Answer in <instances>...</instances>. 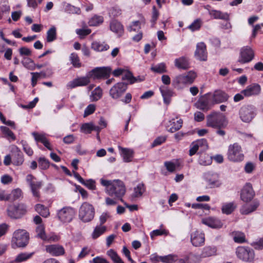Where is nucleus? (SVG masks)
Listing matches in <instances>:
<instances>
[{
    "instance_id": "f257e3e1",
    "label": "nucleus",
    "mask_w": 263,
    "mask_h": 263,
    "mask_svg": "<svg viewBox=\"0 0 263 263\" xmlns=\"http://www.w3.org/2000/svg\"><path fill=\"white\" fill-rule=\"evenodd\" d=\"M101 184L105 186L107 194L114 199L124 202L123 199L126 192V188L124 182L120 179L107 180L101 179Z\"/></svg>"
},
{
    "instance_id": "f03ea898",
    "label": "nucleus",
    "mask_w": 263,
    "mask_h": 263,
    "mask_svg": "<svg viewBox=\"0 0 263 263\" xmlns=\"http://www.w3.org/2000/svg\"><path fill=\"white\" fill-rule=\"evenodd\" d=\"M90 78L93 79H99V67H96L89 71L86 77L78 78L69 82L67 84V88L71 89L78 86H86L89 83Z\"/></svg>"
},
{
    "instance_id": "7ed1b4c3",
    "label": "nucleus",
    "mask_w": 263,
    "mask_h": 263,
    "mask_svg": "<svg viewBox=\"0 0 263 263\" xmlns=\"http://www.w3.org/2000/svg\"><path fill=\"white\" fill-rule=\"evenodd\" d=\"M227 125L225 117L219 112L213 111L206 116V126L215 128H222Z\"/></svg>"
},
{
    "instance_id": "20e7f679",
    "label": "nucleus",
    "mask_w": 263,
    "mask_h": 263,
    "mask_svg": "<svg viewBox=\"0 0 263 263\" xmlns=\"http://www.w3.org/2000/svg\"><path fill=\"white\" fill-rule=\"evenodd\" d=\"M196 77V73L193 71H190L187 74H180L176 76L173 80L172 85L175 88L180 89L184 85L192 84Z\"/></svg>"
},
{
    "instance_id": "39448f33",
    "label": "nucleus",
    "mask_w": 263,
    "mask_h": 263,
    "mask_svg": "<svg viewBox=\"0 0 263 263\" xmlns=\"http://www.w3.org/2000/svg\"><path fill=\"white\" fill-rule=\"evenodd\" d=\"M235 254L238 259L246 262H252L255 257L254 250L249 247H238L236 249Z\"/></svg>"
},
{
    "instance_id": "423d86ee",
    "label": "nucleus",
    "mask_w": 263,
    "mask_h": 263,
    "mask_svg": "<svg viewBox=\"0 0 263 263\" xmlns=\"http://www.w3.org/2000/svg\"><path fill=\"white\" fill-rule=\"evenodd\" d=\"M227 155L230 161L235 162H241L244 159L241 147L237 143L229 146Z\"/></svg>"
},
{
    "instance_id": "0eeeda50",
    "label": "nucleus",
    "mask_w": 263,
    "mask_h": 263,
    "mask_svg": "<svg viewBox=\"0 0 263 263\" xmlns=\"http://www.w3.org/2000/svg\"><path fill=\"white\" fill-rule=\"evenodd\" d=\"M29 234L26 230L18 229L16 230L13 235L12 245H15L17 247H24L29 241Z\"/></svg>"
},
{
    "instance_id": "6e6552de",
    "label": "nucleus",
    "mask_w": 263,
    "mask_h": 263,
    "mask_svg": "<svg viewBox=\"0 0 263 263\" xmlns=\"http://www.w3.org/2000/svg\"><path fill=\"white\" fill-rule=\"evenodd\" d=\"M256 108L253 105H243L239 110V117L242 122L249 123L256 115Z\"/></svg>"
},
{
    "instance_id": "1a4fd4ad",
    "label": "nucleus",
    "mask_w": 263,
    "mask_h": 263,
    "mask_svg": "<svg viewBox=\"0 0 263 263\" xmlns=\"http://www.w3.org/2000/svg\"><path fill=\"white\" fill-rule=\"evenodd\" d=\"M26 212V206L22 203L9 205L7 209L8 216L14 219L22 218Z\"/></svg>"
},
{
    "instance_id": "9d476101",
    "label": "nucleus",
    "mask_w": 263,
    "mask_h": 263,
    "mask_svg": "<svg viewBox=\"0 0 263 263\" xmlns=\"http://www.w3.org/2000/svg\"><path fill=\"white\" fill-rule=\"evenodd\" d=\"M95 209L92 205L87 202H84L79 209V217L84 222L91 221L94 217Z\"/></svg>"
},
{
    "instance_id": "9b49d317",
    "label": "nucleus",
    "mask_w": 263,
    "mask_h": 263,
    "mask_svg": "<svg viewBox=\"0 0 263 263\" xmlns=\"http://www.w3.org/2000/svg\"><path fill=\"white\" fill-rule=\"evenodd\" d=\"M128 85V83L123 82L117 83L110 88V96L114 99H120L127 89Z\"/></svg>"
},
{
    "instance_id": "f8f14e48",
    "label": "nucleus",
    "mask_w": 263,
    "mask_h": 263,
    "mask_svg": "<svg viewBox=\"0 0 263 263\" xmlns=\"http://www.w3.org/2000/svg\"><path fill=\"white\" fill-rule=\"evenodd\" d=\"M75 215L74 209L70 206H65L58 211V216L63 222H69Z\"/></svg>"
},
{
    "instance_id": "ddd939ff",
    "label": "nucleus",
    "mask_w": 263,
    "mask_h": 263,
    "mask_svg": "<svg viewBox=\"0 0 263 263\" xmlns=\"http://www.w3.org/2000/svg\"><path fill=\"white\" fill-rule=\"evenodd\" d=\"M204 180L208 182L210 187H218L220 185L219 182V175L213 171H208L203 175Z\"/></svg>"
},
{
    "instance_id": "4468645a",
    "label": "nucleus",
    "mask_w": 263,
    "mask_h": 263,
    "mask_svg": "<svg viewBox=\"0 0 263 263\" xmlns=\"http://www.w3.org/2000/svg\"><path fill=\"white\" fill-rule=\"evenodd\" d=\"M254 57V53L252 48L249 46L243 47L241 49L238 62L245 64L251 62Z\"/></svg>"
},
{
    "instance_id": "2eb2a0df",
    "label": "nucleus",
    "mask_w": 263,
    "mask_h": 263,
    "mask_svg": "<svg viewBox=\"0 0 263 263\" xmlns=\"http://www.w3.org/2000/svg\"><path fill=\"white\" fill-rule=\"evenodd\" d=\"M255 196V192L250 183H246L240 194L241 199L246 202L250 201Z\"/></svg>"
},
{
    "instance_id": "dca6fc26",
    "label": "nucleus",
    "mask_w": 263,
    "mask_h": 263,
    "mask_svg": "<svg viewBox=\"0 0 263 263\" xmlns=\"http://www.w3.org/2000/svg\"><path fill=\"white\" fill-rule=\"evenodd\" d=\"M11 152L13 163L15 165H20L24 162V156L21 151L15 145L11 146Z\"/></svg>"
},
{
    "instance_id": "f3484780",
    "label": "nucleus",
    "mask_w": 263,
    "mask_h": 263,
    "mask_svg": "<svg viewBox=\"0 0 263 263\" xmlns=\"http://www.w3.org/2000/svg\"><path fill=\"white\" fill-rule=\"evenodd\" d=\"M191 241L192 245L198 247L203 246L204 244L205 237L203 232L196 231L191 235Z\"/></svg>"
},
{
    "instance_id": "a211bd4d",
    "label": "nucleus",
    "mask_w": 263,
    "mask_h": 263,
    "mask_svg": "<svg viewBox=\"0 0 263 263\" xmlns=\"http://www.w3.org/2000/svg\"><path fill=\"white\" fill-rule=\"evenodd\" d=\"M109 28L118 37H121L124 34V26L120 22L117 20L113 19L110 21Z\"/></svg>"
},
{
    "instance_id": "6ab92c4d",
    "label": "nucleus",
    "mask_w": 263,
    "mask_h": 263,
    "mask_svg": "<svg viewBox=\"0 0 263 263\" xmlns=\"http://www.w3.org/2000/svg\"><path fill=\"white\" fill-rule=\"evenodd\" d=\"M195 57L197 59L201 61L207 60L206 48L204 43L200 42L197 44Z\"/></svg>"
},
{
    "instance_id": "aec40b11",
    "label": "nucleus",
    "mask_w": 263,
    "mask_h": 263,
    "mask_svg": "<svg viewBox=\"0 0 263 263\" xmlns=\"http://www.w3.org/2000/svg\"><path fill=\"white\" fill-rule=\"evenodd\" d=\"M261 87L257 83H254L250 85L246 88V89L241 91V93L246 97H250L252 96H257L260 93Z\"/></svg>"
},
{
    "instance_id": "412c9836",
    "label": "nucleus",
    "mask_w": 263,
    "mask_h": 263,
    "mask_svg": "<svg viewBox=\"0 0 263 263\" xmlns=\"http://www.w3.org/2000/svg\"><path fill=\"white\" fill-rule=\"evenodd\" d=\"M46 251L54 256H59L65 254V249L63 247L57 244L46 246Z\"/></svg>"
},
{
    "instance_id": "4be33fe9",
    "label": "nucleus",
    "mask_w": 263,
    "mask_h": 263,
    "mask_svg": "<svg viewBox=\"0 0 263 263\" xmlns=\"http://www.w3.org/2000/svg\"><path fill=\"white\" fill-rule=\"evenodd\" d=\"M202 222L204 224L213 229H220L222 227L223 223L219 219L209 217L208 218H203Z\"/></svg>"
},
{
    "instance_id": "5701e85b",
    "label": "nucleus",
    "mask_w": 263,
    "mask_h": 263,
    "mask_svg": "<svg viewBox=\"0 0 263 263\" xmlns=\"http://www.w3.org/2000/svg\"><path fill=\"white\" fill-rule=\"evenodd\" d=\"M229 96L224 91L216 90L213 95V101L216 104L226 102L228 100Z\"/></svg>"
},
{
    "instance_id": "b1692460",
    "label": "nucleus",
    "mask_w": 263,
    "mask_h": 263,
    "mask_svg": "<svg viewBox=\"0 0 263 263\" xmlns=\"http://www.w3.org/2000/svg\"><path fill=\"white\" fill-rule=\"evenodd\" d=\"M174 65L179 69L187 70L190 68L189 59L184 56L176 59L174 61Z\"/></svg>"
},
{
    "instance_id": "393cba45",
    "label": "nucleus",
    "mask_w": 263,
    "mask_h": 263,
    "mask_svg": "<svg viewBox=\"0 0 263 263\" xmlns=\"http://www.w3.org/2000/svg\"><path fill=\"white\" fill-rule=\"evenodd\" d=\"M118 148L124 162H130L132 161L134 157V152L132 149L124 148L121 146H118Z\"/></svg>"
},
{
    "instance_id": "a878e982",
    "label": "nucleus",
    "mask_w": 263,
    "mask_h": 263,
    "mask_svg": "<svg viewBox=\"0 0 263 263\" xmlns=\"http://www.w3.org/2000/svg\"><path fill=\"white\" fill-rule=\"evenodd\" d=\"M209 14L214 19L222 20L225 21L230 20V14L228 12H223L220 10L213 9L209 11Z\"/></svg>"
},
{
    "instance_id": "bb28decb",
    "label": "nucleus",
    "mask_w": 263,
    "mask_h": 263,
    "mask_svg": "<svg viewBox=\"0 0 263 263\" xmlns=\"http://www.w3.org/2000/svg\"><path fill=\"white\" fill-rule=\"evenodd\" d=\"M217 249L215 246H206L204 247L199 255L200 258H206L216 255Z\"/></svg>"
},
{
    "instance_id": "cd10ccee",
    "label": "nucleus",
    "mask_w": 263,
    "mask_h": 263,
    "mask_svg": "<svg viewBox=\"0 0 263 263\" xmlns=\"http://www.w3.org/2000/svg\"><path fill=\"white\" fill-rule=\"evenodd\" d=\"M196 107L203 111H207L211 108L210 101L206 97L199 99L196 103Z\"/></svg>"
},
{
    "instance_id": "c85d7f7f",
    "label": "nucleus",
    "mask_w": 263,
    "mask_h": 263,
    "mask_svg": "<svg viewBox=\"0 0 263 263\" xmlns=\"http://www.w3.org/2000/svg\"><path fill=\"white\" fill-rule=\"evenodd\" d=\"M199 157L198 158L199 163L203 166L209 165L212 164L213 158L206 153L199 152Z\"/></svg>"
},
{
    "instance_id": "c756f323",
    "label": "nucleus",
    "mask_w": 263,
    "mask_h": 263,
    "mask_svg": "<svg viewBox=\"0 0 263 263\" xmlns=\"http://www.w3.org/2000/svg\"><path fill=\"white\" fill-rule=\"evenodd\" d=\"M236 205L234 202L223 203L221 206V212L223 214L230 215L232 214L235 209Z\"/></svg>"
},
{
    "instance_id": "7c9ffc66",
    "label": "nucleus",
    "mask_w": 263,
    "mask_h": 263,
    "mask_svg": "<svg viewBox=\"0 0 263 263\" xmlns=\"http://www.w3.org/2000/svg\"><path fill=\"white\" fill-rule=\"evenodd\" d=\"M259 205V201L255 200L252 203L244 206L241 211V213L243 215H248L255 211Z\"/></svg>"
},
{
    "instance_id": "2f4dec72",
    "label": "nucleus",
    "mask_w": 263,
    "mask_h": 263,
    "mask_svg": "<svg viewBox=\"0 0 263 263\" xmlns=\"http://www.w3.org/2000/svg\"><path fill=\"white\" fill-rule=\"evenodd\" d=\"M122 80H127L128 81V84H133L137 82H140L142 81V80L140 79L139 76L138 77H135L133 76V73L129 70H127L126 71L125 73L122 77Z\"/></svg>"
},
{
    "instance_id": "473e14b6",
    "label": "nucleus",
    "mask_w": 263,
    "mask_h": 263,
    "mask_svg": "<svg viewBox=\"0 0 263 263\" xmlns=\"http://www.w3.org/2000/svg\"><path fill=\"white\" fill-rule=\"evenodd\" d=\"M170 127L167 130L171 133H175L180 129L182 127L183 121L181 119L177 120L172 119V121H170Z\"/></svg>"
},
{
    "instance_id": "72a5a7b5",
    "label": "nucleus",
    "mask_w": 263,
    "mask_h": 263,
    "mask_svg": "<svg viewBox=\"0 0 263 263\" xmlns=\"http://www.w3.org/2000/svg\"><path fill=\"white\" fill-rule=\"evenodd\" d=\"M42 181H35L34 183H31L30 185L32 193L34 197L39 198L40 194L39 190L42 186Z\"/></svg>"
},
{
    "instance_id": "f704fd0d",
    "label": "nucleus",
    "mask_w": 263,
    "mask_h": 263,
    "mask_svg": "<svg viewBox=\"0 0 263 263\" xmlns=\"http://www.w3.org/2000/svg\"><path fill=\"white\" fill-rule=\"evenodd\" d=\"M35 210L40 215L44 217H47L49 215V210L43 204H37L35 206Z\"/></svg>"
},
{
    "instance_id": "c9c22d12",
    "label": "nucleus",
    "mask_w": 263,
    "mask_h": 263,
    "mask_svg": "<svg viewBox=\"0 0 263 263\" xmlns=\"http://www.w3.org/2000/svg\"><path fill=\"white\" fill-rule=\"evenodd\" d=\"M57 39V29L55 26H52L47 32L46 40L50 43Z\"/></svg>"
},
{
    "instance_id": "e433bc0d",
    "label": "nucleus",
    "mask_w": 263,
    "mask_h": 263,
    "mask_svg": "<svg viewBox=\"0 0 263 263\" xmlns=\"http://www.w3.org/2000/svg\"><path fill=\"white\" fill-rule=\"evenodd\" d=\"M7 196L10 198L8 201H15L22 197V191L20 189H15L13 190L10 194H8Z\"/></svg>"
},
{
    "instance_id": "4c0bfd02",
    "label": "nucleus",
    "mask_w": 263,
    "mask_h": 263,
    "mask_svg": "<svg viewBox=\"0 0 263 263\" xmlns=\"http://www.w3.org/2000/svg\"><path fill=\"white\" fill-rule=\"evenodd\" d=\"M151 70L157 73H163L167 71L166 65L164 63H161L155 66H152Z\"/></svg>"
},
{
    "instance_id": "58836bf2",
    "label": "nucleus",
    "mask_w": 263,
    "mask_h": 263,
    "mask_svg": "<svg viewBox=\"0 0 263 263\" xmlns=\"http://www.w3.org/2000/svg\"><path fill=\"white\" fill-rule=\"evenodd\" d=\"M108 14L112 20L118 17L122 14L121 10L118 7H112L108 9Z\"/></svg>"
},
{
    "instance_id": "ea45409f",
    "label": "nucleus",
    "mask_w": 263,
    "mask_h": 263,
    "mask_svg": "<svg viewBox=\"0 0 263 263\" xmlns=\"http://www.w3.org/2000/svg\"><path fill=\"white\" fill-rule=\"evenodd\" d=\"M95 130H96V128L92 123H84L81 127V131L85 134H89Z\"/></svg>"
},
{
    "instance_id": "a19ab883",
    "label": "nucleus",
    "mask_w": 263,
    "mask_h": 263,
    "mask_svg": "<svg viewBox=\"0 0 263 263\" xmlns=\"http://www.w3.org/2000/svg\"><path fill=\"white\" fill-rule=\"evenodd\" d=\"M233 240L234 242L238 243H242L247 241L245 234L240 232H235Z\"/></svg>"
},
{
    "instance_id": "79ce46f5",
    "label": "nucleus",
    "mask_w": 263,
    "mask_h": 263,
    "mask_svg": "<svg viewBox=\"0 0 263 263\" xmlns=\"http://www.w3.org/2000/svg\"><path fill=\"white\" fill-rule=\"evenodd\" d=\"M111 72V69L109 67H100V79L101 78L107 79Z\"/></svg>"
},
{
    "instance_id": "37998d69",
    "label": "nucleus",
    "mask_w": 263,
    "mask_h": 263,
    "mask_svg": "<svg viewBox=\"0 0 263 263\" xmlns=\"http://www.w3.org/2000/svg\"><path fill=\"white\" fill-rule=\"evenodd\" d=\"M22 63L24 67L30 70H33L35 69V64L34 62L30 58H24Z\"/></svg>"
},
{
    "instance_id": "c03bdc74",
    "label": "nucleus",
    "mask_w": 263,
    "mask_h": 263,
    "mask_svg": "<svg viewBox=\"0 0 263 263\" xmlns=\"http://www.w3.org/2000/svg\"><path fill=\"white\" fill-rule=\"evenodd\" d=\"M202 21L200 18H197L190 25L187 27L192 31L199 30L202 26Z\"/></svg>"
},
{
    "instance_id": "a18cd8bd",
    "label": "nucleus",
    "mask_w": 263,
    "mask_h": 263,
    "mask_svg": "<svg viewBox=\"0 0 263 263\" xmlns=\"http://www.w3.org/2000/svg\"><path fill=\"white\" fill-rule=\"evenodd\" d=\"M33 253H22L19 254L15 258V261L16 262H21L27 260L29 259L32 256Z\"/></svg>"
},
{
    "instance_id": "49530a36",
    "label": "nucleus",
    "mask_w": 263,
    "mask_h": 263,
    "mask_svg": "<svg viewBox=\"0 0 263 263\" xmlns=\"http://www.w3.org/2000/svg\"><path fill=\"white\" fill-rule=\"evenodd\" d=\"M36 236L44 241L47 235L45 232V228L43 224L39 225L36 228Z\"/></svg>"
},
{
    "instance_id": "de8ad7c7",
    "label": "nucleus",
    "mask_w": 263,
    "mask_h": 263,
    "mask_svg": "<svg viewBox=\"0 0 263 263\" xmlns=\"http://www.w3.org/2000/svg\"><path fill=\"white\" fill-rule=\"evenodd\" d=\"M144 191V185L143 183H139L134 188V196L135 197L141 196Z\"/></svg>"
},
{
    "instance_id": "09e8293b",
    "label": "nucleus",
    "mask_w": 263,
    "mask_h": 263,
    "mask_svg": "<svg viewBox=\"0 0 263 263\" xmlns=\"http://www.w3.org/2000/svg\"><path fill=\"white\" fill-rule=\"evenodd\" d=\"M1 130L5 135V136L8 139H11L12 140H14L15 139V136H14L13 133L10 130L9 128L6 126H1Z\"/></svg>"
},
{
    "instance_id": "8fccbe9b",
    "label": "nucleus",
    "mask_w": 263,
    "mask_h": 263,
    "mask_svg": "<svg viewBox=\"0 0 263 263\" xmlns=\"http://www.w3.org/2000/svg\"><path fill=\"white\" fill-rule=\"evenodd\" d=\"M159 16V12L157 9L156 6H154L152 8V16L151 20V22L152 23V27H154L156 24Z\"/></svg>"
},
{
    "instance_id": "3c124183",
    "label": "nucleus",
    "mask_w": 263,
    "mask_h": 263,
    "mask_svg": "<svg viewBox=\"0 0 263 263\" xmlns=\"http://www.w3.org/2000/svg\"><path fill=\"white\" fill-rule=\"evenodd\" d=\"M159 90L162 97H172L173 96V90L166 87L160 86Z\"/></svg>"
},
{
    "instance_id": "603ef678",
    "label": "nucleus",
    "mask_w": 263,
    "mask_h": 263,
    "mask_svg": "<svg viewBox=\"0 0 263 263\" xmlns=\"http://www.w3.org/2000/svg\"><path fill=\"white\" fill-rule=\"evenodd\" d=\"M168 232L165 230L157 229L153 230L150 233V236L152 239H154L155 237L162 235H167Z\"/></svg>"
},
{
    "instance_id": "864d4df0",
    "label": "nucleus",
    "mask_w": 263,
    "mask_h": 263,
    "mask_svg": "<svg viewBox=\"0 0 263 263\" xmlns=\"http://www.w3.org/2000/svg\"><path fill=\"white\" fill-rule=\"evenodd\" d=\"M32 135L34 137L35 140L37 142H40L43 144L47 140L45 134L33 132L32 133Z\"/></svg>"
},
{
    "instance_id": "5fc2aeb1",
    "label": "nucleus",
    "mask_w": 263,
    "mask_h": 263,
    "mask_svg": "<svg viewBox=\"0 0 263 263\" xmlns=\"http://www.w3.org/2000/svg\"><path fill=\"white\" fill-rule=\"evenodd\" d=\"M82 184L91 190H96L97 188L96 181L91 179L86 180H84L83 183Z\"/></svg>"
},
{
    "instance_id": "6e6d98bb",
    "label": "nucleus",
    "mask_w": 263,
    "mask_h": 263,
    "mask_svg": "<svg viewBox=\"0 0 263 263\" xmlns=\"http://www.w3.org/2000/svg\"><path fill=\"white\" fill-rule=\"evenodd\" d=\"M70 59L73 66L78 68L81 67V63L80 62L79 58L77 54L75 53H71Z\"/></svg>"
},
{
    "instance_id": "4d7b16f0",
    "label": "nucleus",
    "mask_w": 263,
    "mask_h": 263,
    "mask_svg": "<svg viewBox=\"0 0 263 263\" xmlns=\"http://www.w3.org/2000/svg\"><path fill=\"white\" fill-rule=\"evenodd\" d=\"M175 256L173 254L161 256V261L163 263H173L175 261Z\"/></svg>"
},
{
    "instance_id": "13d9d810",
    "label": "nucleus",
    "mask_w": 263,
    "mask_h": 263,
    "mask_svg": "<svg viewBox=\"0 0 263 263\" xmlns=\"http://www.w3.org/2000/svg\"><path fill=\"white\" fill-rule=\"evenodd\" d=\"M166 140V137L165 136H159L154 140L152 144V146L155 147L160 145L165 142Z\"/></svg>"
},
{
    "instance_id": "bf43d9fd",
    "label": "nucleus",
    "mask_w": 263,
    "mask_h": 263,
    "mask_svg": "<svg viewBox=\"0 0 263 263\" xmlns=\"http://www.w3.org/2000/svg\"><path fill=\"white\" fill-rule=\"evenodd\" d=\"M192 208L194 209H203L209 210L211 208L210 206L207 203H193Z\"/></svg>"
},
{
    "instance_id": "052dcab7",
    "label": "nucleus",
    "mask_w": 263,
    "mask_h": 263,
    "mask_svg": "<svg viewBox=\"0 0 263 263\" xmlns=\"http://www.w3.org/2000/svg\"><path fill=\"white\" fill-rule=\"evenodd\" d=\"M39 167L42 170H46L49 166V163L48 160L45 158H40L39 159Z\"/></svg>"
},
{
    "instance_id": "680f3d73",
    "label": "nucleus",
    "mask_w": 263,
    "mask_h": 263,
    "mask_svg": "<svg viewBox=\"0 0 263 263\" xmlns=\"http://www.w3.org/2000/svg\"><path fill=\"white\" fill-rule=\"evenodd\" d=\"M23 148L24 152L29 156H31L33 155V150L31 148V147L28 145V144L26 143V142L22 141L21 142Z\"/></svg>"
},
{
    "instance_id": "e2e57ef3",
    "label": "nucleus",
    "mask_w": 263,
    "mask_h": 263,
    "mask_svg": "<svg viewBox=\"0 0 263 263\" xmlns=\"http://www.w3.org/2000/svg\"><path fill=\"white\" fill-rule=\"evenodd\" d=\"M164 166L169 172L173 173L176 170V165L172 161H165Z\"/></svg>"
},
{
    "instance_id": "0e129e2a",
    "label": "nucleus",
    "mask_w": 263,
    "mask_h": 263,
    "mask_svg": "<svg viewBox=\"0 0 263 263\" xmlns=\"http://www.w3.org/2000/svg\"><path fill=\"white\" fill-rule=\"evenodd\" d=\"M96 107L93 104L89 105L85 109L84 113V117H86L87 116L92 114L95 110Z\"/></svg>"
},
{
    "instance_id": "69168bd1",
    "label": "nucleus",
    "mask_w": 263,
    "mask_h": 263,
    "mask_svg": "<svg viewBox=\"0 0 263 263\" xmlns=\"http://www.w3.org/2000/svg\"><path fill=\"white\" fill-rule=\"evenodd\" d=\"M76 33L81 36L84 37L91 33V30L89 29L82 28L76 30Z\"/></svg>"
},
{
    "instance_id": "338daca9",
    "label": "nucleus",
    "mask_w": 263,
    "mask_h": 263,
    "mask_svg": "<svg viewBox=\"0 0 263 263\" xmlns=\"http://www.w3.org/2000/svg\"><path fill=\"white\" fill-rule=\"evenodd\" d=\"M60 239V237L59 235L53 234L47 235L46 237V239H45L44 241L48 242H56L59 241Z\"/></svg>"
},
{
    "instance_id": "774afa93",
    "label": "nucleus",
    "mask_w": 263,
    "mask_h": 263,
    "mask_svg": "<svg viewBox=\"0 0 263 263\" xmlns=\"http://www.w3.org/2000/svg\"><path fill=\"white\" fill-rule=\"evenodd\" d=\"M197 255L190 252L189 254L185 255L183 258L186 263H196L195 261L192 260L193 258H197Z\"/></svg>"
}]
</instances>
